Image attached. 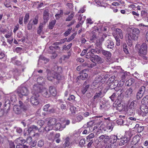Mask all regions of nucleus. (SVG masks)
Here are the masks:
<instances>
[{"label":"nucleus","mask_w":148,"mask_h":148,"mask_svg":"<svg viewBox=\"0 0 148 148\" xmlns=\"http://www.w3.org/2000/svg\"><path fill=\"white\" fill-rule=\"evenodd\" d=\"M71 30V28H69L64 33V35L65 36H66L69 34L70 33Z\"/></svg>","instance_id":"bf43d9fd"},{"label":"nucleus","mask_w":148,"mask_h":148,"mask_svg":"<svg viewBox=\"0 0 148 148\" xmlns=\"http://www.w3.org/2000/svg\"><path fill=\"white\" fill-rule=\"evenodd\" d=\"M99 85L97 84H96L95 82H93V83L90 85V88L92 89H95L96 88H98L99 87Z\"/></svg>","instance_id":"79ce46f5"},{"label":"nucleus","mask_w":148,"mask_h":148,"mask_svg":"<svg viewBox=\"0 0 148 148\" xmlns=\"http://www.w3.org/2000/svg\"><path fill=\"white\" fill-rule=\"evenodd\" d=\"M119 140V138L115 135H111L110 136L109 141L111 143L109 148H115L117 146L116 141Z\"/></svg>","instance_id":"423d86ee"},{"label":"nucleus","mask_w":148,"mask_h":148,"mask_svg":"<svg viewBox=\"0 0 148 148\" xmlns=\"http://www.w3.org/2000/svg\"><path fill=\"white\" fill-rule=\"evenodd\" d=\"M43 26L44 25L43 23H41L40 24L37 31L38 34H41L42 31V29L43 27Z\"/></svg>","instance_id":"72a5a7b5"},{"label":"nucleus","mask_w":148,"mask_h":148,"mask_svg":"<svg viewBox=\"0 0 148 148\" xmlns=\"http://www.w3.org/2000/svg\"><path fill=\"white\" fill-rule=\"evenodd\" d=\"M115 38L116 42V45L118 46H119L120 44V41L119 39L116 36L115 37Z\"/></svg>","instance_id":"0e129e2a"},{"label":"nucleus","mask_w":148,"mask_h":148,"mask_svg":"<svg viewBox=\"0 0 148 148\" xmlns=\"http://www.w3.org/2000/svg\"><path fill=\"white\" fill-rule=\"evenodd\" d=\"M91 61L93 62H97L98 63H102L104 62V60L98 56L95 55Z\"/></svg>","instance_id":"f8f14e48"},{"label":"nucleus","mask_w":148,"mask_h":148,"mask_svg":"<svg viewBox=\"0 0 148 148\" xmlns=\"http://www.w3.org/2000/svg\"><path fill=\"white\" fill-rule=\"evenodd\" d=\"M37 124L40 126H42L44 124V121L42 120H39L38 121Z\"/></svg>","instance_id":"13d9d810"},{"label":"nucleus","mask_w":148,"mask_h":148,"mask_svg":"<svg viewBox=\"0 0 148 148\" xmlns=\"http://www.w3.org/2000/svg\"><path fill=\"white\" fill-rule=\"evenodd\" d=\"M63 12L62 10H60L59 12V13L56 14L55 15V16L56 19H58L60 18L63 15Z\"/></svg>","instance_id":"37998d69"},{"label":"nucleus","mask_w":148,"mask_h":148,"mask_svg":"<svg viewBox=\"0 0 148 148\" xmlns=\"http://www.w3.org/2000/svg\"><path fill=\"white\" fill-rule=\"evenodd\" d=\"M147 46L145 43L142 44L140 47V48L139 49L138 53L139 55L142 56L143 55H146L147 53Z\"/></svg>","instance_id":"9d476101"},{"label":"nucleus","mask_w":148,"mask_h":148,"mask_svg":"<svg viewBox=\"0 0 148 148\" xmlns=\"http://www.w3.org/2000/svg\"><path fill=\"white\" fill-rule=\"evenodd\" d=\"M83 119V117L81 115H78L77 116L76 119H73L72 123L73 124H75L76 122L81 121Z\"/></svg>","instance_id":"4be33fe9"},{"label":"nucleus","mask_w":148,"mask_h":148,"mask_svg":"<svg viewBox=\"0 0 148 148\" xmlns=\"http://www.w3.org/2000/svg\"><path fill=\"white\" fill-rule=\"evenodd\" d=\"M116 32L117 35H119V38L121 39L123 38V35L122 30L120 29L117 28L116 29Z\"/></svg>","instance_id":"cd10ccee"},{"label":"nucleus","mask_w":148,"mask_h":148,"mask_svg":"<svg viewBox=\"0 0 148 148\" xmlns=\"http://www.w3.org/2000/svg\"><path fill=\"white\" fill-rule=\"evenodd\" d=\"M16 57H14L12 58L11 59L12 62L14 64L17 65H20L21 64L20 62L16 60Z\"/></svg>","instance_id":"473e14b6"},{"label":"nucleus","mask_w":148,"mask_h":148,"mask_svg":"<svg viewBox=\"0 0 148 148\" xmlns=\"http://www.w3.org/2000/svg\"><path fill=\"white\" fill-rule=\"evenodd\" d=\"M93 131L96 134L100 132H101V129H99L98 127L97 126H94L93 129Z\"/></svg>","instance_id":"de8ad7c7"},{"label":"nucleus","mask_w":148,"mask_h":148,"mask_svg":"<svg viewBox=\"0 0 148 148\" xmlns=\"http://www.w3.org/2000/svg\"><path fill=\"white\" fill-rule=\"evenodd\" d=\"M70 140L69 138L67 137L65 140V142L63 145V146L64 147H68L70 145V143L69 141Z\"/></svg>","instance_id":"c85d7f7f"},{"label":"nucleus","mask_w":148,"mask_h":148,"mask_svg":"<svg viewBox=\"0 0 148 148\" xmlns=\"http://www.w3.org/2000/svg\"><path fill=\"white\" fill-rule=\"evenodd\" d=\"M134 79H129L126 82L125 84L127 86H130L134 83Z\"/></svg>","instance_id":"a19ab883"},{"label":"nucleus","mask_w":148,"mask_h":148,"mask_svg":"<svg viewBox=\"0 0 148 148\" xmlns=\"http://www.w3.org/2000/svg\"><path fill=\"white\" fill-rule=\"evenodd\" d=\"M26 142L30 144H32V138L31 137H28L27 139Z\"/></svg>","instance_id":"338daca9"},{"label":"nucleus","mask_w":148,"mask_h":148,"mask_svg":"<svg viewBox=\"0 0 148 148\" xmlns=\"http://www.w3.org/2000/svg\"><path fill=\"white\" fill-rule=\"evenodd\" d=\"M103 87L102 86H100L98 88V90L93 97L94 99H100L104 96L105 93L103 91Z\"/></svg>","instance_id":"0eeeda50"},{"label":"nucleus","mask_w":148,"mask_h":148,"mask_svg":"<svg viewBox=\"0 0 148 148\" xmlns=\"http://www.w3.org/2000/svg\"><path fill=\"white\" fill-rule=\"evenodd\" d=\"M95 137V135L93 133H91L88 135L86 138V141L87 142H89L91 140H93V138Z\"/></svg>","instance_id":"f704fd0d"},{"label":"nucleus","mask_w":148,"mask_h":148,"mask_svg":"<svg viewBox=\"0 0 148 148\" xmlns=\"http://www.w3.org/2000/svg\"><path fill=\"white\" fill-rule=\"evenodd\" d=\"M47 78L49 81H52L54 79H56L58 80H60L63 78L60 74L56 73L54 71H51L49 70H47Z\"/></svg>","instance_id":"7ed1b4c3"},{"label":"nucleus","mask_w":148,"mask_h":148,"mask_svg":"<svg viewBox=\"0 0 148 148\" xmlns=\"http://www.w3.org/2000/svg\"><path fill=\"white\" fill-rule=\"evenodd\" d=\"M40 92L44 97L48 98L50 96V94L48 92V90L45 88H42L41 89Z\"/></svg>","instance_id":"dca6fc26"},{"label":"nucleus","mask_w":148,"mask_h":148,"mask_svg":"<svg viewBox=\"0 0 148 148\" xmlns=\"http://www.w3.org/2000/svg\"><path fill=\"white\" fill-rule=\"evenodd\" d=\"M33 24L32 23L31 20H30L27 25V28L28 30H30L32 28Z\"/></svg>","instance_id":"5fc2aeb1"},{"label":"nucleus","mask_w":148,"mask_h":148,"mask_svg":"<svg viewBox=\"0 0 148 148\" xmlns=\"http://www.w3.org/2000/svg\"><path fill=\"white\" fill-rule=\"evenodd\" d=\"M13 73L14 77L19 76L20 75V72L17 69H15L13 71Z\"/></svg>","instance_id":"3c124183"},{"label":"nucleus","mask_w":148,"mask_h":148,"mask_svg":"<svg viewBox=\"0 0 148 148\" xmlns=\"http://www.w3.org/2000/svg\"><path fill=\"white\" fill-rule=\"evenodd\" d=\"M102 80V77L98 75L95 77L94 82L99 85L100 84H101V82H103Z\"/></svg>","instance_id":"412c9836"},{"label":"nucleus","mask_w":148,"mask_h":148,"mask_svg":"<svg viewBox=\"0 0 148 148\" xmlns=\"http://www.w3.org/2000/svg\"><path fill=\"white\" fill-rule=\"evenodd\" d=\"M40 85L39 84H36L34 85L32 89V92L33 94H38V92H40L41 89Z\"/></svg>","instance_id":"ddd939ff"},{"label":"nucleus","mask_w":148,"mask_h":148,"mask_svg":"<svg viewBox=\"0 0 148 148\" xmlns=\"http://www.w3.org/2000/svg\"><path fill=\"white\" fill-rule=\"evenodd\" d=\"M116 109L118 110L121 111L123 110V106L122 104H121L120 103V102L118 103H116Z\"/></svg>","instance_id":"e433bc0d"},{"label":"nucleus","mask_w":148,"mask_h":148,"mask_svg":"<svg viewBox=\"0 0 148 148\" xmlns=\"http://www.w3.org/2000/svg\"><path fill=\"white\" fill-rule=\"evenodd\" d=\"M94 56H95L94 54L89 51L87 53L86 56V58L87 59L90 58L91 59Z\"/></svg>","instance_id":"4c0bfd02"},{"label":"nucleus","mask_w":148,"mask_h":148,"mask_svg":"<svg viewBox=\"0 0 148 148\" xmlns=\"http://www.w3.org/2000/svg\"><path fill=\"white\" fill-rule=\"evenodd\" d=\"M130 140V138H127V137H124L120 138L119 140L117 142L119 143V144L120 145H122L126 143Z\"/></svg>","instance_id":"f3484780"},{"label":"nucleus","mask_w":148,"mask_h":148,"mask_svg":"<svg viewBox=\"0 0 148 148\" xmlns=\"http://www.w3.org/2000/svg\"><path fill=\"white\" fill-rule=\"evenodd\" d=\"M57 120L55 118H51L49 119L47 125L45 128V130L48 131L52 130Z\"/></svg>","instance_id":"39448f33"},{"label":"nucleus","mask_w":148,"mask_h":148,"mask_svg":"<svg viewBox=\"0 0 148 148\" xmlns=\"http://www.w3.org/2000/svg\"><path fill=\"white\" fill-rule=\"evenodd\" d=\"M100 49L99 50V51H96V49H92L90 51V52H91V53L93 54H94V53H100Z\"/></svg>","instance_id":"69168bd1"},{"label":"nucleus","mask_w":148,"mask_h":148,"mask_svg":"<svg viewBox=\"0 0 148 148\" xmlns=\"http://www.w3.org/2000/svg\"><path fill=\"white\" fill-rule=\"evenodd\" d=\"M112 129L113 127L111 123H107V125H106V127L105 128L104 130L105 131H107V132H110Z\"/></svg>","instance_id":"5701e85b"},{"label":"nucleus","mask_w":148,"mask_h":148,"mask_svg":"<svg viewBox=\"0 0 148 148\" xmlns=\"http://www.w3.org/2000/svg\"><path fill=\"white\" fill-rule=\"evenodd\" d=\"M33 25H36L38 23V19L37 18H35L33 19L32 22Z\"/></svg>","instance_id":"e2e57ef3"},{"label":"nucleus","mask_w":148,"mask_h":148,"mask_svg":"<svg viewBox=\"0 0 148 148\" xmlns=\"http://www.w3.org/2000/svg\"><path fill=\"white\" fill-rule=\"evenodd\" d=\"M137 104V101L136 100H134L131 102L130 105L128 106V107L130 108H133L135 110Z\"/></svg>","instance_id":"393cba45"},{"label":"nucleus","mask_w":148,"mask_h":148,"mask_svg":"<svg viewBox=\"0 0 148 148\" xmlns=\"http://www.w3.org/2000/svg\"><path fill=\"white\" fill-rule=\"evenodd\" d=\"M104 137L103 142L105 143H107L108 141L109 140L110 137L106 135H105Z\"/></svg>","instance_id":"4d7b16f0"},{"label":"nucleus","mask_w":148,"mask_h":148,"mask_svg":"<svg viewBox=\"0 0 148 148\" xmlns=\"http://www.w3.org/2000/svg\"><path fill=\"white\" fill-rule=\"evenodd\" d=\"M135 110L133 108H130L128 107L127 112L129 115H134L135 114Z\"/></svg>","instance_id":"c756f323"},{"label":"nucleus","mask_w":148,"mask_h":148,"mask_svg":"<svg viewBox=\"0 0 148 148\" xmlns=\"http://www.w3.org/2000/svg\"><path fill=\"white\" fill-rule=\"evenodd\" d=\"M148 15L147 12L145 10H143L141 12V16L144 18Z\"/></svg>","instance_id":"09e8293b"},{"label":"nucleus","mask_w":148,"mask_h":148,"mask_svg":"<svg viewBox=\"0 0 148 148\" xmlns=\"http://www.w3.org/2000/svg\"><path fill=\"white\" fill-rule=\"evenodd\" d=\"M140 34L139 29L138 28H134L133 29L132 32L126 34V40L129 46H132L133 40L135 41L137 40Z\"/></svg>","instance_id":"f257e3e1"},{"label":"nucleus","mask_w":148,"mask_h":148,"mask_svg":"<svg viewBox=\"0 0 148 148\" xmlns=\"http://www.w3.org/2000/svg\"><path fill=\"white\" fill-rule=\"evenodd\" d=\"M29 91L27 88L25 87L21 86L17 90V93L19 97L22 98L24 97L26 98V100L28 99L27 97Z\"/></svg>","instance_id":"20e7f679"},{"label":"nucleus","mask_w":148,"mask_h":148,"mask_svg":"<svg viewBox=\"0 0 148 148\" xmlns=\"http://www.w3.org/2000/svg\"><path fill=\"white\" fill-rule=\"evenodd\" d=\"M132 90L131 88H129L126 91L125 95L126 97H129L132 95Z\"/></svg>","instance_id":"bb28decb"},{"label":"nucleus","mask_w":148,"mask_h":148,"mask_svg":"<svg viewBox=\"0 0 148 148\" xmlns=\"http://www.w3.org/2000/svg\"><path fill=\"white\" fill-rule=\"evenodd\" d=\"M86 71V69L83 70L82 71V74L77 77V79L80 80H84L86 79L88 76V74L84 72Z\"/></svg>","instance_id":"2eb2a0df"},{"label":"nucleus","mask_w":148,"mask_h":148,"mask_svg":"<svg viewBox=\"0 0 148 148\" xmlns=\"http://www.w3.org/2000/svg\"><path fill=\"white\" fill-rule=\"evenodd\" d=\"M91 36L90 37V39L91 40H95L96 38V35L94 32H93L91 34Z\"/></svg>","instance_id":"603ef678"},{"label":"nucleus","mask_w":148,"mask_h":148,"mask_svg":"<svg viewBox=\"0 0 148 148\" xmlns=\"http://www.w3.org/2000/svg\"><path fill=\"white\" fill-rule=\"evenodd\" d=\"M50 106L49 104H47L45 105L43 107V110L45 111H48V109Z\"/></svg>","instance_id":"052dcab7"},{"label":"nucleus","mask_w":148,"mask_h":148,"mask_svg":"<svg viewBox=\"0 0 148 148\" xmlns=\"http://www.w3.org/2000/svg\"><path fill=\"white\" fill-rule=\"evenodd\" d=\"M38 130V128L37 126L33 125L29 127L27 131L29 134L31 135V134L32 133H34V132ZM32 135L33 136V137H35L36 138H38L39 136V134L38 133L34 134Z\"/></svg>","instance_id":"1a4fd4ad"},{"label":"nucleus","mask_w":148,"mask_h":148,"mask_svg":"<svg viewBox=\"0 0 148 148\" xmlns=\"http://www.w3.org/2000/svg\"><path fill=\"white\" fill-rule=\"evenodd\" d=\"M19 103L20 105L19 106L18 105H15L14 106L13 108L16 114H18L20 113L21 108L24 110L26 109L25 106L21 101H19Z\"/></svg>","instance_id":"6e6552de"},{"label":"nucleus","mask_w":148,"mask_h":148,"mask_svg":"<svg viewBox=\"0 0 148 148\" xmlns=\"http://www.w3.org/2000/svg\"><path fill=\"white\" fill-rule=\"evenodd\" d=\"M57 106L62 110H66V107L65 104L62 99H59L58 101Z\"/></svg>","instance_id":"4468645a"},{"label":"nucleus","mask_w":148,"mask_h":148,"mask_svg":"<svg viewBox=\"0 0 148 148\" xmlns=\"http://www.w3.org/2000/svg\"><path fill=\"white\" fill-rule=\"evenodd\" d=\"M89 87L88 85H86L85 87L83 88L82 90V92L83 93H85L86 91L88 89Z\"/></svg>","instance_id":"680f3d73"},{"label":"nucleus","mask_w":148,"mask_h":148,"mask_svg":"<svg viewBox=\"0 0 148 148\" xmlns=\"http://www.w3.org/2000/svg\"><path fill=\"white\" fill-rule=\"evenodd\" d=\"M54 137V132H50V134L49 135L48 139L49 140L53 139Z\"/></svg>","instance_id":"6e6d98bb"},{"label":"nucleus","mask_w":148,"mask_h":148,"mask_svg":"<svg viewBox=\"0 0 148 148\" xmlns=\"http://www.w3.org/2000/svg\"><path fill=\"white\" fill-rule=\"evenodd\" d=\"M38 97V94H33L30 99L31 103L32 105L37 106L39 104Z\"/></svg>","instance_id":"9b49d317"},{"label":"nucleus","mask_w":148,"mask_h":148,"mask_svg":"<svg viewBox=\"0 0 148 148\" xmlns=\"http://www.w3.org/2000/svg\"><path fill=\"white\" fill-rule=\"evenodd\" d=\"M49 92L53 96H56L57 92L56 89L53 87L51 86L49 87Z\"/></svg>","instance_id":"a878e982"},{"label":"nucleus","mask_w":148,"mask_h":148,"mask_svg":"<svg viewBox=\"0 0 148 148\" xmlns=\"http://www.w3.org/2000/svg\"><path fill=\"white\" fill-rule=\"evenodd\" d=\"M106 46L108 49H112L114 47V44L111 40H107L105 42Z\"/></svg>","instance_id":"6ab92c4d"},{"label":"nucleus","mask_w":148,"mask_h":148,"mask_svg":"<svg viewBox=\"0 0 148 148\" xmlns=\"http://www.w3.org/2000/svg\"><path fill=\"white\" fill-rule=\"evenodd\" d=\"M145 90V87L144 86L141 87L137 93V97L138 98H141L143 95Z\"/></svg>","instance_id":"a211bd4d"},{"label":"nucleus","mask_w":148,"mask_h":148,"mask_svg":"<svg viewBox=\"0 0 148 148\" xmlns=\"http://www.w3.org/2000/svg\"><path fill=\"white\" fill-rule=\"evenodd\" d=\"M86 19V16H84L83 15H79L78 18V19L79 21H80V23L81 24L83 23L85 20Z\"/></svg>","instance_id":"c9c22d12"},{"label":"nucleus","mask_w":148,"mask_h":148,"mask_svg":"<svg viewBox=\"0 0 148 148\" xmlns=\"http://www.w3.org/2000/svg\"><path fill=\"white\" fill-rule=\"evenodd\" d=\"M75 97L73 95H71L67 99L68 100L71 101H73L74 100Z\"/></svg>","instance_id":"774afa93"},{"label":"nucleus","mask_w":148,"mask_h":148,"mask_svg":"<svg viewBox=\"0 0 148 148\" xmlns=\"http://www.w3.org/2000/svg\"><path fill=\"white\" fill-rule=\"evenodd\" d=\"M14 141L18 145L16 146V148L18 147V146L20 145L21 146L25 142V140L23 139L22 137H20L17 138Z\"/></svg>","instance_id":"aec40b11"},{"label":"nucleus","mask_w":148,"mask_h":148,"mask_svg":"<svg viewBox=\"0 0 148 148\" xmlns=\"http://www.w3.org/2000/svg\"><path fill=\"white\" fill-rule=\"evenodd\" d=\"M10 99L11 101L15 102L16 101V95L14 94H12L10 97Z\"/></svg>","instance_id":"8fccbe9b"},{"label":"nucleus","mask_w":148,"mask_h":148,"mask_svg":"<svg viewBox=\"0 0 148 148\" xmlns=\"http://www.w3.org/2000/svg\"><path fill=\"white\" fill-rule=\"evenodd\" d=\"M141 102L142 104L140 107L139 113L144 116L148 112V95L144 97Z\"/></svg>","instance_id":"f03ea898"},{"label":"nucleus","mask_w":148,"mask_h":148,"mask_svg":"<svg viewBox=\"0 0 148 148\" xmlns=\"http://www.w3.org/2000/svg\"><path fill=\"white\" fill-rule=\"evenodd\" d=\"M29 13H27L25 14L24 21V22L25 24H26L27 23L29 18Z\"/></svg>","instance_id":"c03bdc74"},{"label":"nucleus","mask_w":148,"mask_h":148,"mask_svg":"<svg viewBox=\"0 0 148 148\" xmlns=\"http://www.w3.org/2000/svg\"><path fill=\"white\" fill-rule=\"evenodd\" d=\"M56 21L55 20H52L50 22L49 24V28L50 29H52L53 28L54 25L55 24Z\"/></svg>","instance_id":"ea45409f"},{"label":"nucleus","mask_w":148,"mask_h":148,"mask_svg":"<svg viewBox=\"0 0 148 148\" xmlns=\"http://www.w3.org/2000/svg\"><path fill=\"white\" fill-rule=\"evenodd\" d=\"M55 126L56 130H62L65 127V126L62 127L61 124L60 123H57L56 125H55Z\"/></svg>","instance_id":"2f4dec72"},{"label":"nucleus","mask_w":148,"mask_h":148,"mask_svg":"<svg viewBox=\"0 0 148 148\" xmlns=\"http://www.w3.org/2000/svg\"><path fill=\"white\" fill-rule=\"evenodd\" d=\"M49 16V13L47 11H45L43 14V18L44 20H47L48 19Z\"/></svg>","instance_id":"58836bf2"},{"label":"nucleus","mask_w":148,"mask_h":148,"mask_svg":"<svg viewBox=\"0 0 148 148\" xmlns=\"http://www.w3.org/2000/svg\"><path fill=\"white\" fill-rule=\"evenodd\" d=\"M101 52L103 55L106 57H110L111 56V53L110 52L103 50L101 49H100V53Z\"/></svg>","instance_id":"b1692460"},{"label":"nucleus","mask_w":148,"mask_h":148,"mask_svg":"<svg viewBox=\"0 0 148 148\" xmlns=\"http://www.w3.org/2000/svg\"><path fill=\"white\" fill-rule=\"evenodd\" d=\"M146 55H143L141 56H142L143 60L144 61V62H142V63L143 64H145L148 62L147 58V57Z\"/></svg>","instance_id":"a18cd8bd"},{"label":"nucleus","mask_w":148,"mask_h":148,"mask_svg":"<svg viewBox=\"0 0 148 148\" xmlns=\"http://www.w3.org/2000/svg\"><path fill=\"white\" fill-rule=\"evenodd\" d=\"M138 136H135L133 138V140L131 143L132 145H136L138 141V140L137 139Z\"/></svg>","instance_id":"49530a36"},{"label":"nucleus","mask_w":148,"mask_h":148,"mask_svg":"<svg viewBox=\"0 0 148 148\" xmlns=\"http://www.w3.org/2000/svg\"><path fill=\"white\" fill-rule=\"evenodd\" d=\"M85 143V140L84 138H82L79 142V145L81 147H82Z\"/></svg>","instance_id":"864d4df0"},{"label":"nucleus","mask_w":148,"mask_h":148,"mask_svg":"<svg viewBox=\"0 0 148 148\" xmlns=\"http://www.w3.org/2000/svg\"><path fill=\"white\" fill-rule=\"evenodd\" d=\"M75 15V13L74 12H72L71 14L68 15L66 19V21H71Z\"/></svg>","instance_id":"7c9ffc66"}]
</instances>
